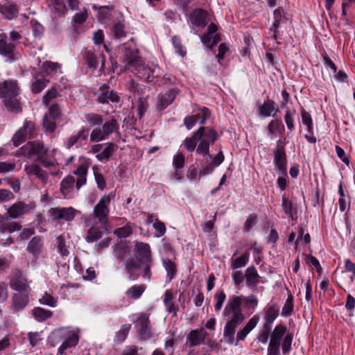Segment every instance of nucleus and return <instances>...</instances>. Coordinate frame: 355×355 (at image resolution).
Returning <instances> with one entry per match:
<instances>
[{
	"label": "nucleus",
	"instance_id": "obj_1",
	"mask_svg": "<svg viewBox=\"0 0 355 355\" xmlns=\"http://www.w3.org/2000/svg\"><path fill=\"white\" fill-rule=\"evenodd\" d=\"M223 316L226 318L223 336L225 341L233 344L236 327L243 322L245 316L241 306V298L231 295L223 310Z\"/></svg>",
	"mask_w": 355,
	"mask_h": 355
},
{
	"label": "nucleus",
	"instance_id": "obj_2",
	"mask_svg": "<svg viewBox=\"0 0 355 355\" xmlns=\"http://www.w3.org/2000/svg\"><path fill=\"white\" fill-rule=\"evenodd\" d=\"M22 153L28 157H35L36 159L45 168L53 169L50 170L49 174L57 175L60 171L58 168L59 164L55 158V149L49 150L43 142L30 141L21 148Z\"/></svg>",
	"mask_w": 355,
	"mask_h": 355
},
{
	"label": "nucleus",
	"instance_id": "obj_3",
	"mask_svg": "<svg viewBox=\"0 0 355 355\" xmlns=\"http://www.w3.org/2000/svg\"><path fill=\"white\" fill-rule=\"evenodd\" d=\"M117 121L112 118L105 121L101 128H95L90 134V140L93 142H98L105 140L108 137L118 128Z\"/></svg>",
	"mask_w": 355,
	"mask_h": 355
},
{
	"label": "nucleus",
	"instance_id": "obj_4",
	"mask_svg": "<svg viewBox=\"0 0 355 355\" xmlns=\"http://www.w3.org/2000/svg\"><path fill=\"white\" fill-rule=\"evenodd\" d=\"M110 202L111 197L104 195L94 207V217L97 219L102 228H105V225L107 223Z\"/></svg>",
	"mask_w": 355,
	"mask_h": 355
},
{
	"label": "nucleus",
	"instance_id": "obj_5",
	"mask_svg": "<svg viewBox=\"0 0 355 355\" xmlns=\"http://www.w3.org/2000/svg\"><path fill=\"white\" fill-rule=\"evenodd\" d=\"M35 135V123L31 121L25 120L23 126L15 132L12 139L13 145L17 147L26 139L33 138Z\"/></svg>",
	"mask_w": 355,
	"mask_h": 355
},
{
	"label": "nucleus",
	"instance_id": "obj_6",
	"mask_svg": "<svg viewBox=\"0 0 355 355\" xmlns=\"http://www.w3.org/2000/svg\"><path fill=\"white\" fill-rule=\"evenodd\" d=\"M0 55L9 62H12L17 59L16 44L11 42L6 33L0 34Z\"/></svg>",
	"mask_w": 355,
	"mask_h": 355
},
{
	"label": "nucleus",
	"instance_id": "obj_7",
	"mask_svg": "<svg viewBox=\"0 0 355 355\" xmlns=\"http://www.w3.org/2000/svg\"><path fill=\"white\" fill-rule=\"evenodd\" d=\"M78 211L73 207H53L49 211V216L53 220H64L71 221L78 214Z\"/></svg>",
	"mask_w": 355,
	"mask_h": 355
},
{
	"label": "nucleus",
	"instance_id": "obj_8",
	"mask_svg": "<svg viewBox=\"0 0 355 355\" xmlns=\"http://www.w3.org/2000/svg\"><path fill=\"white\" fill-rule=\"evenodd\" d=\"M35 208V202H32L26 204L22 201H19L10 206L7 210V214L11 218H18L25 214H28Z\"/></svg>",
	"mask_w": 355,
	"mask_h": 355
},
{
	"label": "nucleus",
	"instance_id": "obj_9",
	"mask_svg": "<svg viewBox=\"0 0 355 355\" xmlns=\"http://www.w3.org/2000/svg\"><path fill=\"white\" fill-rule=\"evenodd\" d=\"M97 101L101 104L110 102L118 103L120 101V96L108 85L103 84L99 88Z\"/></svg>",
	"mask_w": 355,
	"mask_h": 355
},
{
	"label": "nucleus",
	"instance_id": "obj_10",
	"mask_svg": "<svg viewBox=\"0 0 355 355\" xmlns=\"http://www.w3.org/2000/svg\"><path fill=\"white\" fill-rule=\"evenodd\" d=\"M29 302L28 293H15L10 300V310L14 313H18L26 307Z\"/></svg>",
	"mask_w": 355,
	"mask_h": 355
},
{
	"label": "nucleus",
	"instance_id": "obj_11",
	"mask_svg": "<svg viewBox=\"0 0 355 355\" xmlns=\"http://www.w3.org/2000/svg\"><path fill=\"white\" fill-rule=\"evenodd\" d=\"M8 86L11 87V89H13L11 93L12 95V96H7L6 98L3 99L4 106L10 112L19 113L21 112L22 108L20 98L17 97L19 94H17V89L13 83H10Z\"/></svg>",
	"mask_w": 355,
	"mask_h": 355
},
{
	"label": "nucleus",
	"instance_id": "obj_12",
	"mask_svg": "<svg viewBox=\"0 0 355 355\" xmlns=\"http://www.w3.org/2000/svg\"><path fill=\"white\" fill-rule=\"evenodd\" d=\"M138 329L137 332L141 339L148 340L153 337L151 327L150 326L149 314L142 313L137 319Z\"/></svg>",
	"mask_w": 355,
	"mask_h": 355
},
{
	"label": "nucleus",
	"instance_id": "obj_13",
	"mask_svg": "<svg viewBox=\"0 0 355 355\" xmlns=\"http://www.w3.org/2000/svg\"><path fill=\"white\" fill-rule=\"evenodd\" d=\"M136 260L141 263L152 262L150 247L148 243L136 241L135 245Z\"/></svg>",
	"mask_w": 355,
	"mask_h": 355
},
{
	"label": "nucleus",
	"instance_id": "obj_14",
	"mask_svg": "<svg viewBox=\"0 0 355 355\" xmlns=\"http://www.w3.org/2000/svg\"><path fill=\"white\" fill-rule=\"evenodd\" d=\"M207 336V333L203 328L191 330L187 336L185 345L188 347L199 346L205 342Z\"/></svg>",
	"mask_w": 355,
	"mask_h": 355
},
{
	"label": "nucleus",
	"instance_id": "obj_15",
	"mask_svg": "<svg viewBox=\"0 0 355 355\" xmlns=\"http://www.w3.org/2000/svg\"><path fill=\"white\" fill-rule=\"evenodd\" d=\"M85 58L89 68L95 70L97 69L99 62H101V65L100 70H104L105 60L103 53L87 50L85 55Z\"/></svg>",
	"mask_w": 355,
	"mask_h": 355
},
{
	"label": "nucleus",
	"instance_id": "obj_16",
	"mask_svg": "<svg viewBox=\"0 0 355 355\" xmlns=\"http://www.w3.org/2000/svg\"><path fill=\"white\" fill-rule=\"evenodd\" d=\"M274 163L276 168L282 173H286V155L283 146L277 143L274 151Z\"/></svg>",
	"mask_w": 355,
	"mask_h": 355
},
{
	"label": "nucleus",
	"instance_id": "obj_17",
	"mask_svg": "<svg viewBox=\"0 0 355 355\" xmlns=\"http://www.w3.org/2000/svg\"><path fill=\"white\" fill-rule=\"evenodd\" d=\"M55 335L59 338H63V342L58 348V353L60 354H63L67 349L75 347L78 343V336L73 331L68 332L65 336L61 335L60 332L56 333Z\"/></svg>",
	"mask_w": 355,
	"mask_h": 355
},
{
	"label": "nucleus",
	"instance_id": "obj_18",
	"mask_svg": "<svg viewBox=\"0 0 355 355\" xmlns=\"http://www.w3.org/2000/svg\"><path fill=\"white\" fill-rule=\"evenodd\" d=\"M25 172L28 177L35 176L43 184H46L49 180V173L37 164H31L24 167Z\"/></svg>",
	"mask_w": 355,
	"mask_h": 355
},
{
	"label": "nucleus",
	"instance_id": "obj_19",
	"mask_svg": "<svg viewBox=\"0 0 355 355\" xmlns=\"http://www.w3.org/2000/svg\"><path fill=\"white\" fill-rule=\"evenodd\" d=\"M10 286L12 290L21 292L26 291L29 288L28 283L20 270H16L10 280Z\"/></svg>",
	"mask_w": 355,
	"mask_h": 355
},
{
	"label": "nucleus",
	"instance_id": "obj_20",
	"mask_svg": "<svg viewBox=\"0 0 355 355\" xmlns=\"http://www.w3.org/2000/svg\"><path fill=\"white\" fill-rule=\"evenodd\" d=\"M141 264L139 261H137L135 258H130L125 261L124 263L125 270L128 275V279L135 281L139 277L140 275L137 270L141 268Z\"/></svg>",
	"mask_w": 355,
	"mask_h": 355
},
{
	"label": "nucleus",
	"instance_id": "obj_21",
	"mask_svg": "<svg viewBox=\"0 0 355 355\" xmlns=\"http://www.w3.org/2000/svg\"><path fill=\"white\" fill-rule=\"evenodd\" d=\"M9 217L8 215L0 214V232L12 233L21 230V225L17 222L10 220Z\"/></svg>",
	"mask_w": 355,
	"mask_h": 355
},
{
	"label": "nucleus",
	"instance_id": "obj_22",
	"mask_svg": "<svg viewBox=\"0 0 355 355\" xmlns=\"http://www.w3.org/2000/svg\"><path fill=\"white\" fill-rule=\"evenodd\" d=\"M88 130L85 128H82L76 134L70 136L66 141V147L71 148L73 146H80L83 142L87 139Z\"/></svg>",
	"mask_w": 355,
	"mask_h": 355
},
{
	"label": "nucleus",
	"instance_id": "obj_23",
	"mask_svg": "<svg viewBox=\"0 0 355 355\" xmlns=\"http://www.w3.org/2000/svg\"><path fill=\"white\" fill-rule=\"evenodd\" d=\"M49 8L56 17L63 16L67 11V0H48Z\"/></svg>",
	"mask_w": 355,
	"mask_h": 355
},
{
	"label": "nucleus",
	"instance_id": "obj_24",
	"mask_svg": "<svg viewBox=\"0 0 355 355\" xmlns=\"http://www.w3.org/2000/svg\"><path fill=\"white\" fill-rule=\"evenodd\" d=\"M207 12L200 8L193 10L189 17L191 22L200 27L207 25Z\"/></svg>",
	"mask_w": 355,
	"mask_h": 355
},
{
	"label": "nucleus",
	"instance_id": "obj_25",
	"mask_svg": "<svg viewBox=\"0 0 355 355\" xmlns=\"http://www.w3.org/2000/svg\"><path fill=\"white\" fill-rule=\"evenodd\" d=\"M76 180L73 175H68L61 182L60 191L65 198H71L72 192L74 188V184Z\"/></svg>",
	"mask_w": 355,
	"mask_h": 355
},
{
	"label": "nucleus",
	"instance_id": "obj_26",
	"mask_svg": "<svg viewBox=\"0 0 355 355\" xmlns=\"http://www.w3.org/2000/svg\"><path fill=\"white\" fill-rule=\"evenodd\" d=\"M0 12L8 19H12L18 13V8L15 3L10 1H4L0 4Z\"/></svg>",
	"mask_w": 355,
	"mask_h": 355
},
{
	"label": "nucleus",
	"instance_id": "obj_27",
	"mask_svg": "<svg viewBox=\"0 0 355 355\" xmlns=\"http://www.w3.org/2000/svg\"><path fill=\"white\" fill-rule=\"evenodd\" d=\"M245 277L248 287L254 290L259 283L260 276L254 266L248 267L245 270Z\"/></svg>",
	"mask_w": 355,
	"mask_h": 355
},
{
	"label": "nucleus",
	"instance_id": "obj_28",
	"mask_svg": "<svg viewBox=\"0 0 355 355\" xmlns=\"http://www.w3.org/2000/svg\"><path fill=\"white\" fill-rule=\"evenodd\" d=\"M205 128L200 127L196 131L191 137H187L184 141L185 148L188 151L192 152L196 147L197 140L202 139L204 135Z\"/></svg>",
	"mask_w": 355,
	"mask_h": 355
},
{
	"label": "nucleus",
	"instance_id": "obj_29",
	"mask_svg": "<svg viewBox=\"0 0 355 355\" xmlns=\"http://www.w3.org/2000/svg\"><path fill=\"white\" fill-rule=\"evenodd\" d=\"M69 236L68 234H61L56 239V246L60 254L62 257H68L69 254Z\"/></svg>",
	"mask_w": 355,
	"mask_h": 355
},
{
	"label": "nucleus",
	"instance_id": "obj_30",
	"mask_svg": "<svg viewBox=\"0 0 355 355\" xmlns=\"http://www.w3.org/2000/svg\"><path fill=\"white\" fill-rule=\"evenodd\" d=\"M178 94V89L173 88L166 94L159 97L158 107L160 110L165 109L167 106L171 105L174 101L176 96Z\"/></svg>",
	"mask_w": 355,
	"mask_h": 355
},
{
	"label": "nucleus",
	"instance_id": "obj_31",
	"mask_svg": "<svg viewBox=\"0 0 355 355\" xmlns=\"http://www.w3.org/2000/svg\"><path fill=\"white\" fill-rule=\"evenodd\" d=\"M127 60V69L135 73L136 74L144 65L141 58L137 55V52L130 57H128Z\"/></svg>",
	"mask_w": 355,
	"mask_h": 355
},
{
	"label": "nucleus",
	"instance_id": "obj_32",
	"mask_svg": "<svg viewBox=\"0 0 355 355\" xmlns=\"http://www.w3.org/2000/svg\"><path fill=\"white\" fill-rule=\"evenodd\" d=\"M42 69L48 75L57 76L62 73L61 64L51 61L43 62Z\"/></svg>",
	"mask_w": 355,
	"mask_h": 355
},
{
	"label": "nucleus",
	"instance_id": "obj_33",
	"mask_svg": "<svg viewBox=\"0 0 355 355\" xmlns=\"http://www.w3.org/2000/svg\"><path fill=\"white\" fill-rule=\"evenodd\" d=\"M278 110L275 108V103L272 100L266 101L259 107V113L264 117L275 116Z\"/></svg>",
	"mask_w": 355,
	"mask_h": 355
},
{
	"label": "nucleus",
	"instance_id": "obj_34",
	"mask_svg": "<svg viewBox=\"0 0 355 355\" xmlns=\"http://www.w3.org/2000/svg\"><path fill=\"white\" fill-rule=\"evenodd\" d=\"M87 170L88 168L86 166L81 165L74 171L73 174L77 176V178L76 179V187L77 190H79L82 186L86 184Z\"/></svg>",
	"mask_w": 355,
	"mask_h": 355
},
{
	"label": "nucleus",
	"instance_id": "obj_35",
	"mask_svg": "<svg viewBox=\"0 0 355 355\" xmlns=\"http://www.w3.org/2000/svg\"><path fill=\"white\" fill-rule=\"evenodd\" d=\"M10 83H13L17 89V94H19V88L17 85V81L12 80H4L0 83V97L3 99L6 98L7 96H12V94L11 87H9Z\"/></svg>",
	"mask_w": 355,
	"mask_h": 355
},
{
	"label": "nucleus",
	"instance_id": "obj_36",
	"mask_svg": "<svg viewBox=\"0 0 355 355\" xmlns=\"http://www.w3.org/2000/svg\"><path fill=\"white\" fill-rule=\"evenodd\" d=\"M241 298V306L244 304V306L248 309H252L254 311L258 305L259 300L254 294H250L248 296L235 295Z\"/></svg>",
	"mask_w": 355,
	"mask_h": 355
},
{
	"label": "nucleus",
	"instance_id": "obj_37",
	"mask_svg": "<svg viewBox=\"0 0 355 355\" xmlns=\"http://www.w3.org/2000/svg\"><path fill=\"white\" fill-rule=\"evenodd\" d=\"M173 295L171 290L166 291L164 293V304L166 308V310L173 315H176L178 308L175 306L173 302Z\"/></svg>",
	"mask_w": 355,
	"mask_h": 355
},
{
	"label": "nucleus",
	"instance_id": "obj_38",
	"mask_svg": "<svg viewBox=\"0 0 355 355\" xmlns=\"http://www.w3.org/2000/svg\"><path fill=\"white\" fill-rule=\"evenodd\" d=\"M345 271H343V277H347L346 283L351 284L355 276V264L352 263L350 259H346L345 261Z\"/></svg>",
	"mask_w": 355,
	"mask_h": 355
},
{
	"label": "nucleus",
	"instance_id": "obj_39",
	"mask_svg": "<svg viewBox=\"0 0 355 355\" xmlns=\"http://www.w3.org/2000/svg\"><path fill=\"white\" fill-rule=\"evenodd\" d=\"M32 314L37 321L41 322L51 318L53 315V312L41 307H35L32 310Z\"/></svg>",
	"mask_w": 355,
	"mask_h": 355
},
{
	"label": "nucleus",
	"instance_id": "obj_40",
	"mask_svg": "<svg viewBox=\"0 0 355 355\" xmlns=\"http://www.w3.org/2000/svg\"><path fill=\"white\" fill-rule=\"evenodd\" d=\"M102 228L101 226L98 227L96 225H92L87 232L85 240L88 243H92L96 241L102 237L103 233L101 230Z\"/></svg>",
	"mask_w": 355,
	"mask_h": 355
},
{
	"label": "nucleus",
	"instance_id": "obj_41",
	"mask_svg": "<svg viewBox=\"0 0 355 355\" xmlns=\"http://www.w3.org/2000/svg\"><path fill=\"white\" fill-rule=\"evenodd\" d=\"M286 327L284 325L281 324L277 325L271 333L270 342L280 345V341L286 334Z\"/></svg>",
	"mask_w": 355,
	"mask_h": 355
},
{
	"label": "nucleus",
	"instance_id": "obj_42",
	"mask_svg": "<svg viewBox=\"0 0 355 355\" xmlns=\"http://www.w3.org/2000/svg\"><path fill=\"white\" fill-rule=\"evenodd\" d=\"M163 266L166 271V277L169 281H171L175 276L177 272V267L174 262L166 258L162 259Z\"/></svg>",
	"mask_w": 355,
	"mask_h": 355
},
{
	"label": "nucleus",
	"instance_id": "obj_43",
	"mask_svg": "<svg viewBox=\"0 0 355 355\" xmlns=\"http://www.w3.org/2000/svg\"><path fill=\"white\" fill-rule=\"evenodd\" d=\"M279 315V307L277 304H272L270 306L265 312L264 320L265 324H268L269 326L275 321Z\"/></svg>",
	"mask_w": 355,
	"mask_h": 355
},
{
	"label": "nucleus",
	"instance_id": "obj_44",
	"mask_svg": "<svg viewBox=\"0 0 355 355\" xmlns=\"http://www.w3.org/2000/svg\"><path fill=\"white\" fill-rule=\"evenodd\" d=\"M145 290L146 286L144 284L134 285L125 291V295L128 297L137 300L141 296Z\"/></svg>",
	"mask_w": 355,
	"mask_h": 355
},
{
	"label": "nucleus",
	"instance_id": "obj_45",
	"mask_svg": "<svg viewBox=\"0 0 355 355\" xmlns=\"http://www.w3.org/2000/svg\"><path fill=\"white\" fill-rule=\"evenodd\" d=\"M268 133L271 135L282 134L284 131V126L280 119L272 120L268 125Z\"/></svg>",
	"mask_w": 355,
	"mask_h": 355
},
{
	"label": "nucleus",
	"instance_id": "obj_46",
	"mask_svg": "<svg viewBox=\"0 0 355 355\" xmlns=\"http://www.w3.org/2000/svg\"><path fill=\"white\" fill-rule=\"evenodd\" d=\"M42 245L43 243L41 238L39 236H34L28 243L27 250L33 255H37L40 254L41 251Z\"/></svg>",
	"mask_w": 355,
	"mask_h": 355
},
{
	"label": "nucleus",
	"instance_id": "obj_47",
	"mask_svg": "<svg viewBox=\"0 0 355 355\" xmlns=\"http://www.w3.org/2000/svg\"><path fill=\"white\" fill-rule=\"evenodd\" d=\"M237 254L235 252L231 259V267L233 270H236L240 268L244 267L249 261V254L245 253L242 256L234 259V257Z\"/></svg>",
	"mask_w": 355,
	"mask_h": 355
},
{
	"label": "nucleus",
	"instance_id": "obj_48",
	"mask_svg": "<svg viewBox=\"0 0 355 355\" xmlns=\"http://www.w3.org/2000/svg\"><path fill=\"white\" fill-rule=\"evenodd\" d=\"M116 149V145L113 143H108L107 147L99 154L96 155V158L100 160L107 161Z\"/></svg>",
	"mask_w": 355,
	"mask_h": 355
},
{
	"label": "nucleus",
	"instance_id": "obj_49",
	"mask_svg": "<svg viewBox=\"0 0 355 355\" xmlns=\"http://www.w3.org/2000/svg\"><path fill=\"white\" fill-rule=\"evenodd\" d=\"M110 32L112 35L116 39H121V37H125L126 36L125 26L121 22L116 23L111 28Z\"/></svg>",
	"mask_w": 355,
	"mask_h": 355
},
{
	"label": "nucleus",
	"instance_id": "obj_50",
	"mask_svg": "<svg viewBox=\"0 0 355 355\" xmlns=\"http://www.w3.org/2000/svg\"><path fill=\"white\" fill-rule=\"evenodd\" d=\"M88 17V11L87 8H83V10L79 12L74 15L72 18V26L74 28H76L77 25L83 24Z\"/></svg>",
	"mask_w": 355,
	"mask_h": 355
},
{
	"label": "nucleus",
	"instance_id": "obj_51",
	"mask_svg": "<svg viewBox=\"0 0 355 355\" xmlns=\"http://www.w3.org/2000/svg\"><path fill=\"white\" fill-rule=\"evenodd\" d=\"M155 69H150V67L143 65V67L139 69V72L137 75L144 79H146L148 82H151L154 78V72Z\"/></svg>",
	"mask_w": 355,
	"mask_h": 355
},
{
	"label": "nucleus",
	"instance_id": "obj_52",
	"mask_svg": "<svg viewBox=\"0 0 355 355\" xmlns=\"http://www.w3.org/2000/svg\"><path fill=\"white\" fill-rule=\"evenodd\" d=\"M85 120L91 125H99L103 122V116L96 113H88L85 115Z\"/></svg>",
	"mask_w": 355,
	"mask_h": 355
},
{
	"label": "nucleus",
	"instance_id": "obj_53",
	"mask_svg": "<svg viewBox=\"0 0 355 355\" xmlns=\"http://www.w3.org/2000/svg\"><path fill=\"white\" fill-rule=\"evenodd\" d=\"M294 304H293V297L290 295H288L283 308L282 310V315L284 317H288L291 315L293 311Z\"/></svg>",
	"mask_w": 355,
	"mask_h": 355
},
{
	"label": "nucleus",
	"instance_id": "obj_54",
	"mask_svg": "<svg viewBox=\"0 0 355 355\" xmlns=\"http://www.w3.org/2000/svg\"><path fill=\"white\" fill-rule=\"evenodd\" d=\"M301 116L303 124L307 126V131L309 133H312L313 126L312 117L310 113L302 108L301 110Z\"/></svg>",
	"mask_w": 355,
	"mask_h": 355
},
{
	"label": "nucleus",
	"instance_id": "obj_55",
	"mask_svg": "<svg viewBox=\"0 0 355 355\" xmlns=\"http://www.w3.org/2000/svg\"><path fill=\"white\" fill-rule=\"evenodd\" d=\"M130 324H123L121 327V329L116 333L115 340L119 343H121L126 338L128 332L130 329Z\"/></svg>",
	"mask_w": 355,
	"mask_h": 355
},
{
	"label": "nucleus",
	"instance_id": "obj_56",
	"mask_svg": "<svg viewBox=\"0 0 355 355\" xmlns=\"http://www.w3.org/2000/svg\"><path fill=\"white\" fill-rule=\"evenodd\" d=\"M56 119L49 117L48 114H45L42 121V126L46 132H53L56 128Z\"/></svg>",
	"mask_w": 355,
	"mask_h": 355
},
{
	"label": "nucleus",
	"instance_id": "obj_57",
	"mask_svg": "<svg viewBox=\"0 0 355 355\" xmlns=\"http://www.w3.org/2000/svg\"><path fill=\"white\" fill-rule=\"evenodd\" d=\"M282 208L285 214H286L291 220H293V203L286 197H283Z\"/></svg>",
	"mask_w": 355,
	"mask_h": 355
},
{
	"label": "nucleus",
	"instance_id": "obj_58",
	"mask_svg": "<svg viewBox=\"0 0 355 355\" xmlns=\"http://www.w3.org/2000/svg\"><path fill=\"white\" fill-rule=\"evenodd\" d=\"M270 331L271 327L269 326L268 324H264L261 331L257 337V340L263 344H266L268 343Z\"/></svg>",
	"mask_w": 355,
	"mask_h": 355
},
{
	"label": "nucleus",
	"instance_id": "obj_59",
	"mask_svg": "<svg viewBox=\"0 0 355 355\" xmlns=\"http://www.w3.org/2000/svg\"><path fill=\"white\" fill-rule=\"evenodd\" d=\"M200 142L197 147L196 151L198 153L202 154L205 158H211L209 153V144L202 139H200Z\"/></svg>",
	"mask_w": 355,
	"mask_h": 355
},
{
	"label": "nucleus",
	"instance_id": "obj_60",
	"mask_svg": "<svg viewBox=\"0 0 355 355\" xmlns=\"http://www.w3.org/2000/svg\"><path fill=\"white\" fill-rule=\"evenodd\" d=\"M214 300H216V304L214 305L215 311H220L226 300V295L223 291L216 293L214 295Z\"/></svg>",
	"mask_w": 355,
	"mask_h": 355
},
{
	"label": "nucleus",
	"instance_id": "obj_61",
	"mask_svg": "<svg viewBox=\"0 0 355 355\" xmlns=\"http://www.w3.org/2000/svg\"><path fill=\"white\" fill-rule=\"evenodd\" d=\"M211 158L204 157V164L200 169V175H206L211 173L216 166H214L213 163L210 161Z\"/></svg>",
	"mask_w": 355,
	"mask_h": 355
},
{
	"label": "nucleus",
	"instance_id": "obj_62",
	"mask_svg": "<svg viewBox=\"0 0 355 355\" xmlns=\"http://www.w3.org/2000/svg\"><path fill=\"white\" fill-rule=\"evenodd\" d=\"M39 302L42 304L47 305L51 307H55L57 304V300L47 292L44 293L42 297L40 299Z\"/></svg>",
	"mask_w": 355,
	"mask_h": 355
},
{
	"label": "nucleus",
	"instance_id": "obj_63",
	"mask_svg": "<svg viewBox=\"0 0 355 355\" xmlns=\"http://www.w3.org/2000/svg\"><path fill=\"white\" fill-rule=\"evenodd\" d=\"M185 163V158L182 153H178L173 159V164L176 171L183 168Z\"/></svg>",
	"mask_w": 355,
	"mask_h": 355
},
{
	"label": "nucleus",
	"instance_id": "obj_64",
	"mask_svg": "<svg viewBox=\"0 0 355 355\" xmlns=\"http://www.w3.org/2000/svg\"><path fill=\"white\" fill-rule=\"evenodd\" d=\"M132 232V227L129 225L117 228L114 231V234L119 238H126L129 236Z\"/></svg>",
	"mask_w": 355,
	"mask_h": 355
}]
</instances>
